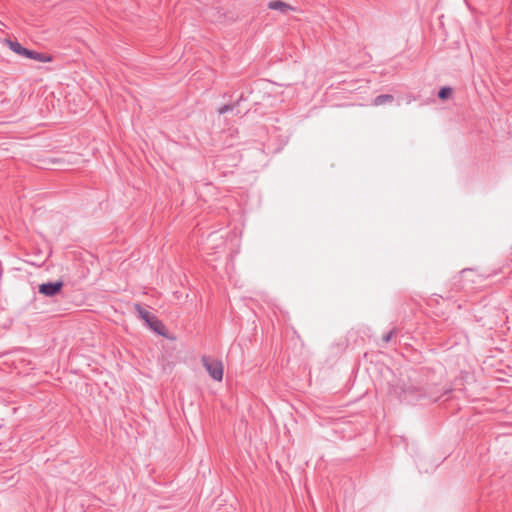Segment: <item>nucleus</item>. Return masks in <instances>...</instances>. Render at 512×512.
Masks as SVG:
<instances>
[{
	"instance_id": "f257e3e1",
	"label": "nucleus",
	"mask_w": 512,
	"mask_h": 512,
	"mask_svg": "<svg viewBox=\"0 0 512 512\" xmlns=\"http://www.w3.org/2000/svg\"><path fill=\"white\" fill-rule=\"evenodd\" d=\"M389 394L396 397L400 402L413 404L423 399H429L435 402L439 399L434 396L429 389L418 384L416 379L408 377L407 379L400 378L395 383L389 386Z\"/></svg>"
},
{
	"instance_id": "f03ea898",
	"label": "nucleus",
	"mask_w": 512,
	"mask_h": 512,
	"mask_svg": "<svg viewBox=\"0 0 512 512\" xmlns=\"http://www.w3.org/2000/svg\"><path fill=\"white\" fill-rule=\"evenodd\" d=\"M134 310L137 312L138 316L145 321L151 330L159 335H165L166 328L155 315L144 309L139 303L134 304Z\"/></svg>"
},
{
	"instance_id": "7ed1b4c3",
	"label": "nucleus",
	"mask_w": 512,
	"mask_h": 512,
	"mask_svg": "<svg viewBox=\"0 0 512 512\" xmlns=\"http://www.w3.org/2000/svg\"><path fill=\"white\" fill-rule=\"evenodd\" d=\"M202 364L212 379L221 381L223 378V364L221 361L212 359L208 356H202Z\"/></svg>"
},
{
	"instance_id": "20e7f679",
	"label": "nucleus",
	"mask_w": 512,
	"mask_h": 512,
	"mask_svg": "<svg viewBox=\"0 0 512 512\" xmlns=\"http://www.w3.org/2000/svg\"><path fill=\"white\" fill-rule=\"evenodd\" d=\"M62 281L47 282L39 285L38 291L47 297H53L57 295L63 288Z\"/></svg>"
},
{
	"instance_id": "39448f33",
	"label": "nucleus",
	"mask_w": 512,
	"mask_h": 512,
	"mask_svg": "<svg viewBox=\"0 0 512 512\" xmlns=\"http://www.w3.org/2000/svg\"><path fill=\"white\" fill-rule=\"evenodd\" d=\"M5 42L7 46L16 54L25 58H27V56L30 55V50L23 47L19 42L10 39H6Z\"/></svg>"
},
{
	"instance_id": "423d86ee",
	"label": "nucleus",
	"mask_w": 512,
	"mask_h": 512,
	"mask_svg": "<svg viewBox=\"0 0 512 512\" xmlns=\"http://www.w3.org/2000/svg\"><path fill=\"white\" fill-rule=\"evenodd\" d=\"M268 8L271 10H278L283 14H287L289 11H294L295 8L291 5L281 1V0H273L268 3Z\"/></svg>"
},
{
	"instance_id": "0eeeda50",
	"label": "nucleus",
	"mask_w": 512,
	"mask_h": 512,
	"mask_svg": "<svg viewBox=\"0 0 512 512\" xmlns=\"http://www.w3.org/2000/svg\"><path fill=\"white\" fill-rule=\"evenodd\" d=\"M29 59H33L38 62H51L52 56L49 54L40 53L37 51L30 50V55L27 56Z\"/></svg>"
},
{
	"instance_id": "6e6552de",
	"label": "nucleus",
	"mask_w": 512,
	"mask_h": 512,
	"mask_svg": "<svg viewBox=\"0 0 512 512\" xmlns=\"http://www.w3.org/2000/svg\"><path fill=\"white\" fill-rule=\"evenodd\" d=\"M394 100V96L391 94H382L374 98L372 104L374 106H380L386 103H391Z\"/></svg>"
},
{
	"instance_id": "1a4fd4ad",
	"label": "nucleus",
	"mask_w": 512,
	"mask_h": 512,
	"mask_svg": "<svg viewBox=\"0 0 512 512\" xmlns=\"http://www.w3.org/2000/svg\"><path fill=\"white\" fill-rule=\"evenodd\" d=\"M452 94V89L450 87H442L438 92V97L441 100L448 99Z\"/></svg>"
},
{
	"instance_id": "9d476101",
	"label": "nucleus",
	"mask_w": 512,
	"mask_h": 512,
	"mask_svg": "<svg viewBox=\"0 0 512 512\" xmlns=\"http://www.w3.org/2000/svg\"><path fill=\"white\" fill-rule=\"evenodd\" d=\"M396 335V330L395 329H392L390 330L389 332H387L385 335H383L382 337V341L383 343L387 344L391 341V339Z\"/></svg>"
},
{
	"instance_id": "9b49d317",
	"label": "nucleus",
	"mask_w": 512,
	"mask_h": 512,
	"mask_svg": "<svg viewBox=\"0 0 512 512\" xmlns=\"http://www.w3.org/2000/svg\"><path fill=\"white\" fill-rule=\"evenodd\" d=\"M235 104H225L218 109L219 114H225L229 111H233Z\"/></svg>"
}]
</instances>
